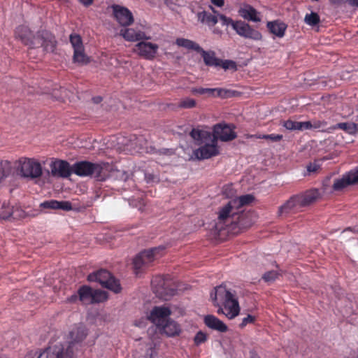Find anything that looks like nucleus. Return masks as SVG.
Here are the masks:
<instances>
[{
	"label": "nucleus",
	"instance_id": "obj_1",
	"mask_svg": "<svg viewBox=\"0 0 358 358\" xmlns=\"http://www.w3.org/2000/svg\"><path fill=\"white\" fill-rule=\"evenodd\" d=\"M15 35L24 45L31 48L41 47L46 52H54L57 45L55 37L45 30L40 31L36 36H33L29 29L22 25L16 28Z\"/></svg>",
	"mask_w": 358,
	"mask_h": 358
},
{
	"label": "nucleus",
	"instance_id": "obj_2",
	"mask_svg": "<svg viewBox=\"0 0 358 358\" xmlns=\"http://www.w3.org/2000/svg\"><path fill=\"white\" fill-rule=\"evenodd\" d=\"M210 299L214 306L219 307L218 314H224L230 320L238 315L240 306L238 299L235 294L227 289L224 286L215 287L210 293Z\"/></svg>",
	"mask_w": 358,
	"mask_h": 358
},
{
	"label": "nucleus",
	"instance_id": "obj_3",
	"mask_svg": "<svg viewBox=\"0 0 358 358\" xmlns=\"http://www.w3.org/2000/svg\"><path fill=\"white\" fill-rule=\"evenodd\" d=\"M111 166L108 163H92L81 161L75 163L72 166L73 173L81 177L90 176L97 180H105L110 174Z\"/></svg>",
	"mask_w": 358,
	"mask_h": 358
},
{
	"label": "nucleus",
	"instance_id": "obj_4",
	"mask_svg": "<svg viewBox=\"0 0 358 358\" xmlns=\"http://www.w3.org/2000/svg\"><path fill=\"white\" fill-rule=\"evenodd\" d=\"M17 164V171L23 178H38L43 173L41 164L34 158H20Z\"/></svg>",
	"mask_w": 358,
	"mask_h": 358
},
{
	"label": "nucleus",
	"instance_id": "obj_5",
	"mask_svg": "<svg viewBox=\"0 0 358 358\" xmlns=\"http://www.w3.org/2000/svg\"><path fill=\"white\" fill-rule=\"evenodd\" d=\"M165 250L164 245L152 248L139 253L134 259L133 264L135 270H140L149 266L156 259L163 255Z\"/></svg>",
	"mask_w": 358,
	"mask_h": 358
},
{
	"label": "nucleus",
	"instance_id": "obj_6",
	"mask_svg": "<svg viewBox=\"0 0 358 358\" xmlns=\"http://www.w3.org/2000/svg\"><path fill=\"white\" fill-rule=\"evenodd\" d=\"M87 280L91 282H99L101 286L115 293H119L122 289L119 281L112 276L110 273L106 270H100L96 273L90 274L87 277Z\"/></svg>",
	"mask_w": 358,
	"mask_h": 358
},
{
	"label": "nucleus",
	"instance_id": "obj_7",
	"mask_svg": "<svg viewBox=\"0 0 358 358\" xmlns=\"http://www.w3.org/2000/svg\"><path fill=\"white\" fill-rule=\"evenodd\" d=\"M199 145L200 147L194 151V155L197 159H207L220 153L217 142L213 136Z\"/></svg>",
	"mask_w": 358,
	"mask_h": 358
},
{
	"label": "nucleus",
	"instance_id": "obj_8",
	"mask_svg": "<svg viewBox=\"0 0 358 358\" xmlns=\"http://www.w3.org/2000/svg\"><path fill=\"white\" fill-rule=\"evenodd\" d=\"M169 285L170 282L162 276H157L152 280L153 292L157 297L165 301L169 300L176 292V289L169 288Z\"/></svg>",
	"mask_w": 358,
	"mask_h": 358
},
{
	"label": "nucleus",
	"instance_id": "obj_9",
	"mask_svg": "<svg viewBox=\"0 0 358 358\" xmlns=\"http://www.w3.org/2000/svg\"><path fill=\"white\" fill-rule=\"evenodd\" d=\"M148 41H138L134 46V52L147 60H152L157 55L159 45Z\"/></svg>",
	"mask_w": 358,
	"mask_h": 358
},
{
	"label": "nucleus",
	"instance_id": "obj_10",
	"mask_svg": "<svg viewBox=\"0 0 358 358\" xmlns=\"http://www.w3.org/2000/svg\"><path fill=\"white\" fill-rule=\"evenodd\" d=\"M73 350L64 345H55L45 349L37 358H73Z\"/></svg>",
	"mask_w": 358,
	"mask_h": 358
},
{
	"label": "nucleus",
	"instance_id": "obj_11",
	"mask_svg": "<svg viewBox=\"0 0 358 358\" xmlns=\"http://www.w3.org/2000/svg\"><path fill=\"white\" fill-rule=\"evenodd\" d=\"M234 129V124H217L213 127L212 136L215 138L217 141L218 139L224 142L230 141L236 138V133Z\"/></svg>",
	"mask_w": 358,
	"mask_h": 358
},
{
	"label": "nucleus",
	"instance_id": "obj_12",
	"mask_svg": "<svg viewBox=\"0 0 358 358\" xmlns=\"http://www.w3.org/2000/svg\"><path fill=\"white\" fill-rule=\"evenodd\" d=\"M233 29L238 35L245 38L254 41H260L262 38V35L258 30L253 29L244 21L236 20V23L233 24Z\"/></svg>",
	"mask_w": 358,
	"mask_h": 358
},
{
	"label": "nucleus",
	"instance_id": "obj_13",
	"mask_svg": "<svg viewBox=\"0 0 358 358\" xmlns=\"http://www.w3.org/2000/svg\"><path fill=\"white\" fill-rule=\"evenodd\" d=\"M358 183V168L352 169L341 178L334 180L332 185V189L335 192H340L347 187Z\"/></svg>",
	"mask_w": 358,
	"mask_h": 358
},
{
	"label": "nucleus",
	"instance_id": "obj_14",
	"mask_svg": "<svg viewBox=\"0 0 358 358\" xmlns=\"http://www.w3.org/2000/svg\"><path fill=\"white\" fill-rule=\"evenodd\" d=\"M50 168V174L53 177L68 178L73 173L72 167L69 162L55 158L51 159Z\"/></svg>",
	"mask_w": 358,
	"mask_h": 358
},
{
	"label": "nucleus",
	"instance_id": "obj_15",
	"mask_svg": "<svg viewBox=\"0 0 358 358\" xmlns=\"http://www.w3.org/2000/svg\"><path fill=\"white\" fill-rule=\"evenodd\" d=\"M171 310L168 306H155L148 315V320L158 328L170 319Z\"/></svg>",
	"mask_w": 358,
	"mask_h": 358
},
{
	"label": "nucleus",
	"instance_id": "obj_16",
	"mask_svg": "<svg viewBox=\"0 0 358 358\" xmlns=\"http://www.w3.org/2000/svg\"><path fill=\"white\" fill-rule=\"evenodd\" d=\"M87 336V329L83 325L75 327L69 333V340L67 345H64L65 348H69L73 350H78V345L82 343Z\"/></svg>",
	"mask_w": 358,
	"mask_h": 358
},
{
	"label": "nucleus",
	"instance_id": "obj_17",
	"mask_svg": "<svg viewBox=\"0 0 358 358\" xmlns=\"http://www.w3.org/2000/svg\"><path fill=\"white\" fill-rule=\"evenodd\" d=\"M113 10L114 15L120 25L129 26L134 22L133 15L128 8L115 5L113 6Z\"/></svg>",
	"mask_w": 358,
	"mask_h": 358
},
{
	"label": "nucleus",
	"instance_id": "obj_18",
	"mask_svg": "<svg viewBox=\"0 0 358 358\" xmlns=\"http://www.w3.org/2000/svg\"><path fill=\"white\" fill-rule=\"evenodd\" d=\"M120 35L126 41L130 42L140 41L141 40H150L151 36L147 35L144 31L134 28H122Z\"/></svg>",
	"mask_w": 358,
	"mask_h": 358
},
{
	"label": "nucleus",
	"instance_id": "obj_19",
	"mask_svg": "<svg viewBox=\"0 0 358 358\" xmlns=\"http://www.w3.org/2000/svg\"><path fill=\"white\" fill-rule=\"evenodd\" d=\"M157 329L162 334H164L167 337L179 336L181 332L180 326L171 318Z\"/></svg>",
	"mask_w": 358,
	"mask_h": 358
},
{
	"label": "nucleus",
	"instance_id": "obj_20",
	"mask_svg": "<svg viewBox=\"0 0 358 358\" xmlns=\"http://www.w3.org/2000/svg\"><path fill=\"white\" fill-rule=\"evenodd\" d=\"M301 208L299 199L296 195L292 196L278 209L280 215H286L291 213H295Z\"/></svg>",
	"mask_w": 358,
	"mask_h": 358
},
{
	"label": "nucleus",
	"instance_id": "obj_21",
	"mask_svg": "<svg viewBox=\"0 0 358 358\" xmlns=\"http://www.w3.org/2000/svg\"><path fill=\"white\" fill-rule=\"evenodd\" d=\"M238 13L243 18L248 21L253 22H259L261 21L259 13L250 5H244L239 9Z\"/></svg>",
	"mask_w": 358,
	"mask_h": 358
},
{
	"label": "nucleus",
	"instance_id": "obj_22",
	"mask_svg": "<svg viewBox=\"0 0 358 358\" xmlns=\"http://www.w3.org/2000/svg\"><path fill=\"white\" fill-rule=\"evenodd\" d=\"M196 17L199 22L209 27H214L217 23V14L205 10L197 12Z\"/></svg>",
	"mask_w": 358,
	"mask_h": 358
},
{
	"label": "nucleus",
	"instance_id": "obj_23",
	"mask_svg": "<svg viewBox=\"0 0 358 358\" xmlns=\"http://www.w3.org/2000/svg\"><path fill=\"white\" fill-rule=\"evenodd\" d=\"M266 27L269 31L278 38H282L287 28V25L280 20L268 22Z\"/></svg>",
	"mask_w": 358,
	"mask_h": 358
},
{
	"label": "nucleus",
	"instance_id": "obj_24",
	"mask_svg": "<svg viewBox=\"0 0 358 358\" xmlns=\"http://www.w3.org/2000/svg\"><path fill=\"white\" fill-rule=\"evenodd\" d=\"M296 196L303 208L315 202L319 198L320 194L317 189H310Z\"/></svg>",
	"mask_w": 358,
	"mask_h": 358
},
{
	"label": "nucleus",
	"instance_id": "obj_25",
	"mask_svg": "<svg viewBox=\"0 0 358 358\" xmlns=\"http://www.w3.org/2000/svg\"><path fill=\"white\" fill-rule=\"evenodd\" d=\"M204 323L208 327L212 329H215L220 332H225L227 331V326L214 315H206L204 317Z\"/></svg>",
	"mask_w": 358,
	"mask_h": 358
},
{
	"label": "nucleus",
	"instance_id": "obj_26",
	"mask_svg": "<svg viewBox=\"0 0 358 358\" xmlns=\"http://www.w3.org/2000/svg\"><path fill=\"white\" fill-rule=\"evenodd\" d=\"M235 208L233 203L230 201L226 206L222 208L218 214L219 224H227L231 217L236 214V212H232V209Z\"/></svg>",
	"mask_w": 358,
	"mask_h": 358
},
{
	"label": "nucleus",
	"instance_id": "obj_27",
	"mask_svg": "<svg viewBox=\"0 0 358 358\" xmlns=\"http://www.w3.org/2000/svg\"><path fill=\"white\" fill-rule=\"evenodd\" d=\"M198 52H199L203 59V62L206 66H219V58L216 57L215 52L214 51H206L201 47L200 50H199Z\"/></svg>",
	"mask_w": 358,
	"mask_h": 358
},
{
	"label": "nucleus",
	"instance_id": "obj_28",
	"mask_svg": "<svg viewBox=\"0 0 358 358\" xmlns=\"http://www.w3.org/2000/svg\"><path fill=\"white\" fill-rule=\"evenodd\" d=\"M284 127L287 130L303 131L308 129L310 127L309 122H296L292 120H287L282 123Z\"/></svg>",
	"mask_w": 358,
	"mask_h": 358
},
{
	"label": "nucleus",
	"instance_id": "obj_29",
	"mask_svg": "<svg viewBox=\"0 0 358 358\" xmlns=\"http://www.w3.org/2000/svg\"><path fill=\"white\" fill-rule=\"evenodd\" d=\"M92 293L93 289L91 287L86 285L80 287L78 290L79 301L85 305L92 304Z\"/></svg>",
	"mask_w": 358,
	"mask_h": 358
},
{
	"label": "nucleus",
	"instance_id": "obj_30",
	"mask_svg": "<svg viewBox=\"0 0 358 358\" xmlns=\"http://www.w3.org/2000/svg\"><path fill=\"white\" fill-rule=\"evenodd\" d=\"M190 136L199 145L211 136L212 134L207 131L193 129L190 132Z\"/></svg>",
	"mask_w": 358,
	"mask_h": 358
},
{
	"label": "nucleus",
	"instance_id": "obj_31",
	"mask_svg": "<svg viewBox=\"0 0 358 358\" xmlns=\"http://www.w3.org/2000/svg\"><path fill=\"white\" fill-rule=\"evenodd\" d=\"M176 44L179 47H183L187 50H194L196 52H198L201 48V46L196 42L184 38H177Z\"/></svg>",
	"mask_w": 358,
	"mask_h": 358
},
{
	"label": "nucleus",
	"instance_id": "obj_32",
	"mask_svg": "<svg viewBox=\"0 0 358 358\" xmlns=\"http://www.w3.org/2000/svg\"><path fill=\"white\" fill-rule=\"evenodd\" d=\"M254 200V196L251 194H246L243 196H241L235 199L231 200V201L234 205V207L236 208H241L243 206L248 205L252 203Z\"/></svg>",
	"mask_w": 358,
	"mask_h": 358
},
{
	"label": "nucleus",
	"instance_id": "obj_33",
	"mask_svg": "<svg viewBox=\"0 0 358 358\" xmlns=\"http://www.w3.org/2000/svg\"><path fill=\"white\" fill-rule=\"evenodd\" d=\"M209 9L214 14H217V20H220L221 21L222 25L231 26L233 28V24L236 23L235 20L224 14L220 13L213 6H209Z\"/></svg>",
	"mask_w": 358,
	"mask_h": 358
},
{
	"label": "nucleus",
	"instance_id": "obj_34",
	"mask_svg": "<svg viewBox=\"0 0 358 358\" xmlns=\"http://www.w3.org/2000/svg\"><path fill=\"white\" fill-rule=\"evenodd\" d=\"M73 61L74 62L78 63L82 65L86 64L89 62V58L86 56V55L84 52V48L74 51Z\"/></svg>",
	"mask_w": 358,
	"mask_h": 358
},
{
	"label": "nucleus",
	"instance_id": "obj_35",
	"mask_svg": "<svg viewBox=\"0 0 358 358\" xmlns=\"http://www.w3.org/2000/svg\"><path fill=\"white\" fill-rule=\"evenodd\" d=\"M107 299L108 295L106 292L99 289L93 290L92 303L103 302Z\"/></svg>",
	"mask_w": 358,
	"mask_h": 358
},
{
	"label": "nucleus",
	"instance_id": "obj_36",
	"mask_svg": "<svg viewBox=\"0 0 358 358\" xmlns=\"http://www.w3.org/2000/svg\"><path fill=\"white\" fill-rule=\"evenodd\" d=\"M70 42L74 51L83 48L82 38L78 34H71Z\"/></svg>",
	"mask_w": 358,
	"mask_h": 358
},
{
	"label": "nucleus",
	"instance_id": "obj_37",
	"mask_svg": "<svg viewBox=\"0 0 358 358\" xmlns=\"http://www.w3.org/2000/svg\"><path fill=\"white\" fill-rule=\"evenodd\" d=\"M15 214V211L13 207L9 206V205L3 203L0 209V217L3 219H7L9 217Z\"/></svg>",
	"mask_w": 358,
	"mask_h": 358
},
{
	"label": "nucleus",
	"instance_id": "obj_38",
	"mask_svg": "<svg viewBox=\"0 0 358 358\" xmlns=\"http://www.w3.org/2000/svg\"><path fill=\"white\" fill-rule=\"evenodd\" d=\"M320 16L317 13L312 12L306 14L304 18L305 22L310 26H315L320 22Z\"/></svg>",
	"mask_w": 358,
	"mask_h": 358
},
{
	"label": "nucleus",
	"instance_id": "obj_39",
	"mask_svg": "<svg viewBox=\"0 0 358 358\" xmlns=\"http://www.w3.org/2000/svg\"><path fill=\"white\" fill-rule=\"evenodd\" d=\"M231 92L222 88H211L210 96L225 98L229 96Z\"/></svg>",
	"mask_w": 358,
	"mask_h": 358
},
{
	"label": "nucleus",
	"instance_id": "obj_40",
	"mask_svg": "<svg viewBox=\"0 0 358 358\" xmlns=\"http://www.w3.org/2000/svg\"><path fill=\"white\" fill-rule=\"evenodd\" d=\"M353 122H341L334 126V129H341L350 134H353Z\"/></svg>",
	"mask_w": 358,
	"mask_h": 358
},
{
	"label": "nucleus",
	"instance_id": "obj_41",
	"mask_svg": "<svg viewBox=\"0 0 358 358\" xmlns=\"http://www.w3.org/2000/svg\"><path fill=\"white\" fill-rule=\"evenodd\" d=\"M195 100L191 98L183 99L178 103V107L182 108H192L195 107Z\"/></svg>",
	"mask_w": 358,
	"mask_h": 358
},
{
	"label": "nucleus",
	"instance_id": "obj_42",
	"mask_svg": "<svg viewBox=\"0 0 358 358\" xmlns=\"http://www.w3.org/2000/svg\"><path fill=\"white\" fill-rule=\"evenodd\" d=\"M219 66H221L224 70L227 69H236V64L234 61L231 60H222L219 59Z\"/></svg>",
	"mask_w": 358,
	"mask_h": 358
},
{
	"label": "nucleus",
	"instance_id": "obj_43",
	"mask_svg": "<svg viewBox=\"0 0 358 358\" xmlns=\"http://www.w3.org/2000/svg\"><path fill=\"white\" fill-rule=\"evenodd\" d=\"M278 276V273L276 271H271L265 273L262 278L265 282H273Z\"/></svg>",
	"mask_w": 358,
	"mask_h": 358
},
{
	"label": "nucleus",
	"instance_id": "obj_44",
	"mask_svg": "<svg viewBox=\"0 0 358 358\" xmlns=\"http://www.w3.org/2000/svg\"><path fill=\"white\" fill-rule=\"evenodd\" d=\"M41 206L44 208L57 209L59 201L56 200L45 201L41 204Z\"/></svg>",
	"mask_w": 358,
	"mask_h": 358
},
{
	"label": "nucleus",
	"instance_id": "obj_45",
	"mask_svg": "<svg viewBox=\"0 0 358 358\" xmlns=\"http://www.w3.org/2000/svg\"><path fill=\"white\" fill-rule=\"evenodd\" d=\"M283 136L281 134H264L262 135V139L270 140L273 142H278L282 139Z\"/></svg>",
	"mask_w": 358,
	"mask_h": 358
},
{
	"label": "nucleus",
	"instance_id": "obj_46",
	"mask_svg": "<svg viewBox=\"0 0 358 358\" xmlns=\"http://www.w3.org/2000/svg\"><path fill=\"white\" fill-rule=\"evenodd\" d=\"M206 338L207 337L206 334L203 333L202 331H199L196 334L194 341L196 345H199L201 343H204L206 341Z\"/></svg>",
	"mask_w": 358,
	"mask_h": 358
},
{
	"label": "nucleus",
	"instance_id": "obj_47",
	"mask_svg": "<svg viewBox=\"0 0 358 358\" xmlns=\"http://www.w3.org/2000/svg\"><path fill=\"white\" fill-rule=\"evenodd\" d=\"M255 317L251 315H248L247 317L242 320V322L240 324L241 328L245 327L248 324H252L255 322Z\"/></svg>",
	"mask_w": 358,
	"mask_h": 358
},
{
	"label": "nucleus",
	"instance_id": "obj_48",
	"mask_svg": "<svg viewBox=\"0 0 358 358\" xmlns=\"http://www.w3.org/2000/svg\"><path fill=\"white\" fill-rule=\"evenodd\" d=\"M57 209H62L64 210H70L72 209V205L69 201H59V206Z\"/></svg>",
	"mask_w": 358,
	"mask_h": 358
},
{
	"label": "nucleus",
	"instance_id": "obj_49",
	"mask_svg": "<svg viewBox=\"0 0 358 358\" xmlns=\"http://www.w3.org/2000/svg\"><path fill=\"white\" fill-rule=\"evenodd\" d=\"M211 88H203V87H199V88H193L192 90V92L194 94H210Z\"/></svg>",
	"mask_w": 358,
	"mask_h": 358
},
{
	"label": "nucleus",
	"instance_id": "obj_50",
	"mask_svg": "<svg viewBox=\"0 0 358 358\" xmlns=\"http://www.w3.org/2000/svg\"><path fill=\"white\" fill-rule=\"evenodd\" d=\"M309 124H310V127L308 129H319L324 125H326V122L320 121V120H315L313 122L310 121H308Z\"/></svg>",
	"mask_w": 358,
	"mask_h": 358
},
{
	"label": "nucleus",
	"instance_id": "obj_51",
	"mask_svg": "<svg viewBox=\"0 0 358 358\" xmlns=\"http://www.w3.org/2000/svg\"><path fill=\"white\" fill-rule=\"evenodd\" d=\"M146 350L147 352L144 356V358H152L153 354L155 352L153 346L152 345H149L146 347Z\"/></svg>",
	"mask_w": 358,
	"mask_h": 358
},
{
	"label": "nucleus",
	"instance_id": "obj_52",
	"mask_svg": "<svg viewBox=\"0 0 358 358\" xmlns=\"http://www.w3.org/2000/svg\"><path fill=\"white\" fill-rule=\"evenodd\" d=\"M320 169V166L315 163H310L308 166H307V170L308 172L311 173H315L316 172L318 169Z\"/></svg>",
	"mask_w": 358,
	"mask_h": 358
},
{
	"label": "nucleus",
	"instance_id": "obj_53",
	"mask_svg": "<svg viewBox=\"0 0 358 358\" xmlns=\"http://www.w3.org/2000/svg\"><path fill=\"white\" fill-rule=\"evenodd\" d=\"M214 6L222 8L224 5V0H210Z\"/></svg>",
	"mask_w": 358,
	"mask_h": 358
},
{
	"label": "nucleus",
	"instance_id": "obj_54",
	"mask_svg": "<svg viewBox=\"0 0 358 358\" xmlns=\"http://www.w3.org/2000/svg\"><path fill=\"white\" fill-rule=\"evenodd\" d=\"M78 299L79 300L78 294H74L71 295L70 297H69L67 299V301L69 302L73 303V302H76Z\"/></svg>",
	"mask_w": 358,
	"mask_h": 358
},
{
	"label": "nucleus",
	"instance_id": "obj_55",
	"mask_svg": "<svg viewBox=\"0 0 358 358\" xmlns=\"http://www.w3.org/2000/svg\"><path fill=\"white\" fill-rule=\"evenodd\" d=\"M79 1L85 6H89L93 3V0H79Z\"/></svg>",
	"mask_w": 358,
	"mask_h": 358
},
{
	"label": "nucleus",
	"instance_id": "obj_56",
	"mask_svg": "<svg viewBox=\"0 0 358 358\" xmlns=\"http://www.w3.org/2000/svg\"><path fill=\"white\" fill-rule=\"evenodd\" d=\"M330 1L334 4H341L342 3L347 1L348 0H330Z\"/></svg>",
	"mask_w": 358,
	"mask_h": 358
},
{
	"label": "nucleus",
	"instance_id": "obj_57",
	"mask_svg": "<svg viewBox=\"0 0 358 358\" xmlns=\"http://www.w3.org/2000/svg\"><path fill=\"white\" fill-rule=\"evenodd\" d=\"M353 129L355 130V131L353 132V134H358V124H356V123H354L353 122Z\"/></svg>",
	"mask_w": 358,
	"mask_h": 358
},
{
	"label": "nucleus",
	"instance_id": "obj_58",
	"mask_svg": "<svg viewBox=\"0 0 358 358\" xmlns=\"http://www.w3.org/2000/svg\"><path fill=\"white\" fill-rule=\"evenodd\" d=\"M93 101L94 103H98L101 101V97H100V96L94 97V98H93Z\"/></svg>",
	"mask_w": 358,
	"mask_h": 358
},
{
	"label": "nucleus",
	"instance_id": "obj_59",
	"mask_svg": "<svg viewBox=\"0 0 358 358\" xmlns=\"http://www.w3.org/2000/svg\"><path fill=\"white\" fill-rule=\"evenodd\" d=\"M350 3L353 6H358V0H350Z\"/></svg>",
	"mask_w": 358,
	"mask_h": 358
},
{
	"label": "nucleus",
	"instance_id": "obj_60",
	"mask_svg": "<svg viewBox=\"0 0 358 358\" xmlns=\"http://www.w3.org/2000/svg\"><path fill=\"white\" fill-rule=\"evenodd\" d=\"M61 90V92H62V94H65V96H66V92H66V89H64V88H61V90Z\"/></svg>",
	"mask_w": 358,
	"mask_h": 358
},
{
	"label": "nucleus",
	"instance_id": "obj_61",
	"mask_svg": "<svg viewBox=\"0 0 358 358\" xmlns=\"http://www.w3.org/2000/svg\"><path fill=\"white\" fill-rule=\"evenodd\" d=\"M253 136L255 137L256 138H262V135H260V134L259 135L256 134V135H254Z\"/></svg>",
	"mask_w": 358,
	"mask_h": 358
},
{
	"label": "nucleus",
	"instance_id": "obj_62",
	"mask_svg": "<svg viewBox=\"0 0 358 358\" xmlns=\"http://www.w3.org/2000/svg\"><path fill=\"white\" fill-rule=\"evenodd\" d=\"M216 228L218 229V230H221L223 229V226H218L217 224H216Z\"/></svg>",
	"mask_w": 358,
	"mask_h": 358
},
{
	"label": "nucleus",
	"instance_id": "obj_63",
	"mask_svg": "<svg viewBox=\"0 0 358 358\" xmlns=\"http://www.w3.org/2000/svg\"><path fill=\"white\" fill-rule=\"evenodd\" d=\"M213 32L214 34H218V33H220V31H218L217 29H215L213 31Z\"/></svg>",
	"mask_w": 358,
	"mask_h": 358
},
{
	"label": "nucleus",
	"instance_id": "obj_64",
	"mask_svg": "<svg viewBox=\"0 0 358 358\" xmlns=\"http://www.w3.org/2000/svg\"><path fill=\"white\" fill-rule=\"evenodd\" d=\"M357 358H358V355H357Z\"/></svg>",
	"mask_w": 358,
	"mask_h": 358
}]
</instances>
